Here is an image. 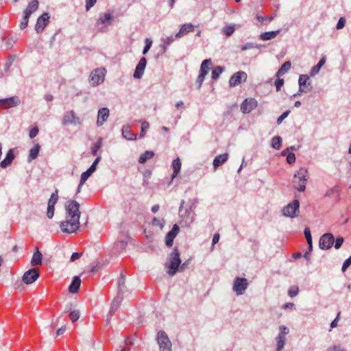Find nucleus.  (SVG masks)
I'll use <instances>...</instances> for the list:
<instances>
[{
    "mask_svg": "<svg viewBox=\"0 0 351 351\" xmlns=\"http://www.w3.org/2000/svg\"><path fill=\"white\" fill-rule=\"evenodd\" d=\"M152 45V40L150 38H146L145 39V46L144 47L143 54L145 55L149 49L151 48Z\"/></svg>",
    "mask_w": 351,
    "mask_h": 351,
    "instance_id": "nucleus-53",
    "label": "nucleus"
},
{
    "mask_svg": "<svg viewBox=\"0 0 351 351\" xmlns=\"http://www.w3.org/2000/svg\"><path fill=\"white\" fill-rule=\"evenodd\" d=\"M299 292V288L298 286H292L290 287L288 291V295L291 298H293L296 296L298 294Z\"/></svg>",
    "mask_w": 351,
    "mask_h": 351,
    "instance_id": "nucleus-51",
    "label": "nucleus"
},
{
    "mask_svg": "<svg viewBox=\"0 0 351 351\" xmlns=\"http://www.w3.org/2000/svg\"><path fill=\"white\" fill-rule=\"evenodd\" d=\"M234 31L235 25L234 24L227 25L221 29L222 34H224L226 37L231 36L234 34Z\"/></svg>",
    "mask_w": 351,
    "mask_h": 351,
    "instance_id": "nucleus-34",
    "label": "nucleus"
},
{
    "mask_svg": "<svg viewBox=\"0 0 351 351\" xmlns=\"http://www.w3.org/2000/svg\"><path fill=\"white\" fill-rule=\"evenodd\" d=\"M313 87L310 82L308 84L304 85L303 87L299 88V93L298 94H295L293 96L296 97L297 95H300L301 93H308L311 91Z\"/></svg>",
    "mask_w": 351,
    "mask_h": 351,
    "instance_id": "nucleus-45",
    "label": "nucleus"
},
{
    "mask_svg": "<svg viewBox=\"0 0 351 351\" xmlns=\"http://www.w3.org/2000/svg\"><path fill=\"white\" fill-rule=\"evenodd\" d=\"M280 33V30L267 32L260 35V38L263 40H268L273 39Z\"/></svg>",
    "mask_w": 351,
    "mask_h": 351,
    "instance_id": "nucleus-32",
    "label": "nucleus"
},
{
    "mask_svg": "<svg viewBox=\"0 0 351 351\" xmlns=\"http://www.w3.org/2000/svg\"><path fill=\"white\" fill-rule=\"evenodd\" d=\"M121 301L122 297H121L119 294L116 298H114V299L111 303L110 309L109 312L110 314H112L118 310L121 303Z\"/></svg>",
    "mask_w": 351,
    "mask_h": 351,
    "instance_id": "nucleus-31",
    "label": "nucleus"
},
{
    "mask_svg": "<svg viewBox=\"0 0 351 351\" xmlns=\"http://www.w3.org/2000/svg\"><path fill=\"white\" fill-rule=\"evenodd\" d=\"M295 154H293L292 152H290V154H288L287 158V162L289 164H292V163L295 162Z\"/></svg>",
    "mask_w": 351,
    "mask_h": 351,
    "instance_id": "nucleus-63",
    "label": "nucleus"
},
{
    "mask_svg": "<svg viewBox=\"0 0 351 351\" xmlns=\"http://www.w3.org/2000/svg\"><path fill=\"white\" fill-rule=\"evenodd\" d=\"M58 200V190L56 189L48 200L47 206H55Z\"/></svg>",
    "mask_w": 351,
    "mask_h": 351,
    "instance_id": "nucleus-38",
    "label": "nucleus"
},
{
    "mask_svg": "<svg viewBox=\"0 0 351 351\" xmlns=\"http://www.w3.org/2000/svg\"><path fill=\"white\" fill-rule=\"evenodd\" d=\"M165 220L163 219H158L156 217H154L152 221V224L153 226H158L160 229H162L165 226Z\"/></svg>",
    "mask_w": 351,
    "mask_h": 351,
    "instance_id": "nucleus-41",
    "label": "nucleus"
},
{
    "mask_svg": "<svg viewBox=\"0 0 351 351\" xmlns=\"http://www.w3.org/2000/svg\"><path fill=\"white\" fill-rule=\"evenodd\" d=\"M248 286L247 280L245 278L237 277L233 283V291L237 295H243Z\"/></svg>",
    "mask_w": 351,
    "mask_h": 351,
    "instance_id": "nucleus-8",
    "label": "nucleus"
},
{
    "mask_svg": "<svg viewBox=\"0 0 351 351\" xmlns=\"http://www.w3.org/2000/svg\"><path fill=\"white\" fill-rule=\"evenodd\" d=\"M180 217L185 226L189 227L195 219V214L193 213L192 206L189 209H186L184 213L181 214Z\"/></svg>",
    "mask_w": 351,
    "mask_h": 351,
    "instance_id": "nucleus-17",
    "label": "nucleus"
},
{
    "mask_svg": "<svg viewBox=\"0 0 351 351\" xmlns=\"http://www.w3.org/2000/svg\"><path fill=\"white\" fill-rule=\"evenodd\" d=\"M29 17L30 16L28 15L27 14H23V19L19 24V27L21 29H24L27 27Z\"/></svg>",
    "mask_w": 351,
    "mask_h": 351,
    "instance_id": "nucleus-42",
    "label": "nucleus"
},
{
    "mask_svg": "<svg viewBox=\"0 0 351 351\" xmlns=\"http://www.w3.org/2000/svg\"><path fill=\"white\" fill-rule=\"evenodd\" d=\"M308 177L307 169L301 167L294 173L292 180L293 188L300 192L304 191Z\"/></svg>",
    "mask_w": 351,
    "mask_h": 351,
    "instance_id": "nucleus-2",
    "label": "nucleus"
},
{
    "mask_svg": "<svg viewBox=\"0 0 351 351\" xmlns=\"http://www.w3.org/2000/svg\"><path fill=\"white\" fill-rule=\"evenodd\" d=\"M160 351H171L172 343L164 330H159L156 336Z\"/></svg>",
    "mask_w": 351,
    "mask_h": 351,
    "instance_id": "nucleus-4",
    "label": "nucleus"
},
{
    "mask_svg": "<svg viewBox=\"0 0 351 351\" xmlns=\"http://www.w3.org/2000/svg\"><path fill=\"white\" fill-rule=\"evenodd\" d=\"M176 38V37H173V36H167L165 38H163L162 39V44L161 47L163 48V51L165 52L167 49V46L171 45Z\"/></svg>",
    "mask_w": 351,
    "mask_h": 351,
    "instance_id": "nucleus-37",
    "label": "nucleus"
},
{
    "mask_svg": "<svg viewBox=\"0 0 351 351\" xmlns=\"http://www.w3.org/2000/svg\"><path fill=\"white\" fill-rule=\"evenodd\" d=\"M122 135L125 139L129 141H132L136 138V134L131 131L130 126L128 125L123 127Z\"/></svg>",
    "mask_w": 351,
    "mask_h": 351,
    "instance_id": "nucleus-26",
    "label": "nucleus"
},
{
    "mask_svg": "<svg viewBox=\"0 0 351 351\" xmlns=\"http://www.w3.org/2000/svg\"><path fill=\"white\" fill-rule=\"evenodd\" d=\"M109 110L107 108H102L99 110L97 114V124L98 126H101L106 121L109 117Z\"/></svg>",
    "mask_w": 351,
    "mask_h": 351,
    "instance_id": "nucleus-19",
    "label": "nucleus"
},
{
    "mask_svg": "<svg viewBox=\"0 0 351 351\" xmlns=\"http://www.w3.org/2000/svg\"><path fill=\"white\" fill-rule=\"evenodd\" d=\"M304 236L306 239L307 243L309 246V251L312 250V238L309 228H306L304 230Z\"/></svg>",
    "mask_w": 351,
    "mask_h": 351,
    "instance_id": "nucleus-44",
    "label": "nucleus"
},
{
    "mask_svg": "<svg viewBox=\"0 0 351 351\" xmlns=\"http://www.w3.org/2000/svg\"><path fill=\"white\" fill-rule=\"evenodd\" d=\"M106 71L104 68H98L93 70L89 77L93 86H97L104 81Z\"/></svg>",
    "mask_w": 351,
    "mask_h": 351,
    "instance_id": "nucleus-7",
    "label": "nucleus"
},
{
    "mask_svg": "<svg viewBox=\"0 0 351 351\" xmlns=\"http://www.w3.org/2000/svg\"><path fill=\"white\" fill-rule=\"evenodd\" d=\"M101 268V263L99 261L94 262L90 269H89L90 273H97Z\"/></svg>",
    "mask_w": 351,
    "mask_h": 351,
    "instance_id": "nucleus-46",
    "label": "nucleus"
},
{
    "mask_svg": "<svg viewBox=\"0 0 351 351\" xmlns=\"http://www.w3.org/2000/svg\"><path fill=\"white\" fill-rule=\"evenodd\" d=\"M40 149V146L39 145L38 143H36L34 146V147H32L29 150V154L28 156V162H31L33 160H35L38 157Z\"/></svg>",
    "mask_w": 351,
    "mask_h": 351,
    "instance_id": "nucleus-30",
    "label": "nucleus"
},
{
    "mask_svg": "<svg viewBox=\"0 0 351 351\" xmlns=\"http://www.w3.org/2000/svg\"><path fill=\"white\" fill-rule=\"evenodd\" d=\"M343 238L342 237H339L337 238L336 241H335V247L336 249H339L341 247V246L342 245L343 243Z\"/></svg>",
    "mask_w": 351,
    "mask_h": 351,
    "instance_id": "nucleus-62",
    "label": "nucleus"
},
{
    "mask_svg": "<svg viewBox=\"0 0 351 351\" xmlns=\"http://www.w3.org/2000/svg\"><path fill=\"white\" fill-rule=\"evenodd\" d=\"M350 265H351V256L344 261V263L342 265V268H341L342 271L344 272Z\"/></svg>",
    "mask_w": 351,
    "mask_h": 351,
    "instance_id": "nucleus-61",
    "label": "nucleus"
},
{
    "mask_svg": "<svg viewBox=\"0 0 351 351\" xmlns=\"http://www.w3.org/2000/svg\"><path fill=\"white\" fill-rule=\"evenodd\" d=\"M101 160V156H99L97 157V158L95 160L92 165L89 167V176L95 171L96 169V165L98 164V162Z\"/></svg>",
    "mask_w": 351,
    "mask_h": 351,
    "instance_id": "nucleus-52",
    "label": "nucleus"
},
{
    "mask_svg": "<svg viewBox=\"0 0 351 351\" xmlns=\"http://www.w3.org/2000/svg\"><path fill=\"white\" fill-rule=\"evenodd\" d=\"M300 202L298 199H294L292 202L285 206L282 210L285 217L294 218L298 215Z\"/></svg>",
    "mask_w": 351,
    "mask_h": 351,
    "instance_id": "nucleus-5",
    "label": "nucleus"
},
{
    "mask_svg": "<svg viewBox=\"0 0 351 351\" xmlns=\"http://www.w3.org/2000/svg\"><path fill=\"white\" fill-rule=\"evenodd\" d=\"M149 128V123L144 121L141 123V131L140 134V137H143L145 134V132L148 130Z\"/></svg>",
    "mask_w": 351,
    "mask_h": 351,
    "instance_id": "nucleus-50",
    "label": "nucleus"
},
{
    "mask_svg": "<svg viewBox=\"0 0 351 351\" xmlns=\"http://www.w3.org/2000/svg\"><path fill=\"white\" fill-rule=\"evenodd\" d=\"M40 273L38 269L32 268L25 271L22 277V281L25 285H30L35 282L39 277Z\"/></svg>",
    "mask_w": 351,
    "mask_h": 351,
    "instance_id": "nucleus-10",
    "label": "nucleus"
},
{
    "mask_svg": "<svg viewBox=\"0 0 351 351\" xmlns=\"http://www.w3.org/2000/svg\"><path fill=\"white\" fill-rule=\"evenodd\" d=\"M228 158V154H223L217 156L213 162V167L215 169H216L217 167L223 165L224 162L227 161Z\"/></svg>",
    "mask_w": 351,
    "mask_h": 351,
    "instance_id": "nucleus-27",
    "label": "nucleus"
},
{
    "mask_svg": "<svg viewBox=\"0 0 351 351\" xmlns=\"http://www.w3.org/2000/svg\"><path fill=\"white\" fill-rule=\"evenodd\" d=\"M308 80V76L306 75H300V77H299V80H298V83H299V88H302L304 86V85L308 84V82H307Z\"/></svg>",
    "mask_w": 351,
    "mask_h": 351,
    "instance_id": "nucleus-49",
    "label": "nucleus"
},
{
    "mask_svg": "<svg viewBox=\"0 0 351 351\" xmlns=\"http://www.w3.org/2000/svg\"><path fill=\"white\" fill-rule=\"evenodd\" d=\"M345 24H346V19L343 17H341L338 21L336 28L337 29H341L344 27Z\"/></svg>",
    "mask_w": 351,
    "mask_h": 351,
    "instance_id": "nucleus-60",
    "label": "nucleus"
},
{
    "mask_svg": "<svg viewBox=\"0 0 351 351\" xmlns=\"http://www.w3.org/2000/svg\"><path fill=\"white\" fill-rule=\"evenodd\" d=\"M66 312L69 313V317L72 322H75L79 319L80 317L81 313L80 310L78 309H72V304L67 306L65 309Z\"/></svg>",
    "mask_w": 351,
    "mask_h": 351,
    "instance_id": "nucleus-25",
    "label": "nucleus"
},
{
    "mask_svg": "<svg viewBox=\"0 0 351 351\" xmlns=\"http://www.w3.org/2000/svg\"><path fill=\"white\" fill-rule=\"evenodd\" d=\"M101 146V141L99 140L97 141L92 147V154L96 155L97 151L100 149Z\"/></svg>",
    "mask_w": 351,
    "mask_h": 351,
    "instance_id": "nucleus-57",
    "label": "nucleus"
},
{
    "mask_svg": "<svg viewBox=\"0 0 351 351\" xmlns=\"http://www.w3.org/2000/svg\"><path fill=\"white\" fill-rule=\"evenodd\" d=\"M112 19L113 17L110 13L104 14L98 19L95 24V28L99 32L106 30L107 27L111 25Z\"/></svg>",
    "mask_w": 351,
    "mask_h": 351,
    "instance_id": "nucleus-6",
    "label": "nucleus"
},
{
    "mask_svg": "<svg viewBox=\"0 0 351 351\" xmlns=\"http://www.w3.org/2000/svg\"><path fill=\"white\" fill-rule=\"evenodd\" d=\"M80 204L76 201L67 202L66 205V220L60 223L63 232L73 233L79 228L80 213Z\"/></svg>",
    "mask_w": 351,
    "mask_h": 351,
    "instance_id": "nucleus-1",
    "label": "nucleus"
},
{
    "mask_svg": "<svg viewBox=\"0 0 351 351\" xmlns=\"http://www.w3.org/2000/svg\"><path fill=\"white\" fill-rule=\"evenodd\" d=\"M258 106V102L254 98L245 99L241 105L242 112L247 114L252 112Z\"/></svg>",
    "mask_w": 351,
    "mask_h": 351,
    "instance_id": "nucleus-16",
    "label": "nucleus"
},
{
    "mask_svg": "<svg viewBox=\"0 0 351 351\" xmlns=\"http://www.w3.org/2000/svg\"><path fill=\"white\" fill-rule=\"evenodd\" d=\"M179 231H180L179 226L177 224H174L171 230L169 231L167 234L171 235V237L172 236L175 239V237L178 234Z\"/></svg>",
    "mask_w": 351,
    "mask_h": 351,
    "instance_id": "nucleus-54",
    "label": "nucleus"
},
{
    "mask_svg": "<svg viewBox=\"0 0 351 351\" xmlns=\"http://www.w3.org/2000/svg\"><path fill=\"white\" fill-rule=\"evenodd\" d=\"M154 153L152 151H146L142 154L138 159V162L141 164L145 163L147 160L154 157Z\"/></svg>",
    "mask_w": 351,
    "mask_h": 351,
    "instance_id": "nucleus-36",
    "label": "nucleus"
},
{
    "mask_svg": "<svg viewBox=\"0 0 351 351\" xmlns=\"http://www.w3.org/2000/svg\"><path fill=\"white\" fill-rule=\"evenodd\" d=\"M194 30V26L191 23H186L184 24L180 31L175 35L176 38H181L184 36L189 32H193Z\"/></svg>",
    "mask_w": 351,
    "mask_h": 351,
    "instance_id": "nucleus-24",
    "label": "nucleus"
},
{
    "mask_svg": "<svg viewBox=\"0 0 351 351\" xmlns=\"http://www.w3.org/2000/svg\"><path fill=\"white\" fill-rule=\"evenodd\" d=\"M335 242V238L331 233H326L323 234L319 241V247L322 250L330 249Z\"/></svg>",
    "mask_w": 351,
    "mask_h": 351,
    "instance_id": "nucleus-13",
    "label": "nucleus"
},
{
    "mask_svg": "<svg viewBox=\"0 0 351 351\" xmlns=\"http://www.w3.org/2000/svg\"><path fill=\"white\" fill-rule=\"evenodd\" d=\"M290 113V111L289 110H287L285 112H284L277 119V124L278 125H280L282 121L287 118L288 117V115Z\"/></svg>",
    "mask_w": 351,
    "mask_h": 351,
    "instance_id": "nucleus-55",
    "label": "nucleus"
},
{
    "mask_svg": "<svg viewBox=\"0 0 351 351\" xmlns=\"http://www.w3.org/2000/svg\"><path fill=\"white\" fill-rule=\"evenodd\" d=\"M39 132V130L38 128V127H34L32 129L30 130L29 131V136L31 138H34L35 136H37L38 133Z\"/></svg>",
    "mask_w": 351,
    "mask_h": 351,
    "instance_id": "nucleus-64",
    "label": "nucleus"
},
{
    "mask_svg": "<svg viewBox=\"0 0 351 351\" xmlns=\"http://www.w3.org/2000/svg\"><path fill=\"white\" fill-rule=\"evenodd\" d=\"M280 333L276 338L277 344L276 351H281L286 342V335L289 333V328L285 326H280L279 327Z\"/></svg>",
    "mask_w": 351,
    "mask_h": 351,
    "instance_id": "nucleus-9",
    "label": "nucleus"
},
{
    "mask_svg": "<svg viewBox=\"0 0 351 351\" xmlns=\"http://www.w3.org/2000/svg\"><path fill=\"white\" fill-rule=\"evenodd\" d=\"M20 104L21 100L18 96H13L0 99V108L5 109L16 107Z\"/></svg>",
    "mask_w": 351,
    "mask_h": 351,
    "instance_id": "nucleus-14",
    "label": "nucleus"
},
{
    "mask_svg": "<svg viewBox=\"0 0 351 351\" xmlns=\"http://www.w3.org/2000/svg\"><path fill=\"white\" fill-rule=\"evenodd\" d=\"M38 8L39 1L38 0H32L28 3L27 8L23 11V14H27L31 16V14L35 12Z\"/></svg>",
    "mask_w": 351,
    "mask_h": 351,
    "instance_id": "nucleus-21",
    "label": "nucleus"
},
{
    "mask_svg": "<svg viewBox=\"0 0 351 351\" xmlns=\"http://www.w3.org/2000/svg\"><path fill=\"white\" fill-rule=\"evenodd\" d=\"M276 16V14H272L268 16H258L257 15L256 16V19L261 23H263L264 21H269V22H271L274 20V19L275 18Z\"/></svg>",
    "mask_w": 351,
    "mask_h": 351,
    "instance_id": "nucleus-47",
    "label": "nucleus"
},
{
    "mask_svg": "<svg viewBox=\"0 0 351 351\" xmlns=\"http://www.w3.org/2000/svg\"><path fill=\"white\" fill-rule=\"evenodd\" d=\"M88 180V170L84 171L81 176L80 184L77 187V193L80 192V189L84 183Z\"/></svg>",
    "mask_w": 351,
    "mask_h": 351,
    "instance_id": "nucleus-43",
    "label": "nucleus"
},
{
    "mask_svg": "<svg viewBox=\"0 0 351 351\" xmlns=\"http://www.w3.org/2000/svg\"><path fill=\"white\" fill-rule=\"evenodd\" d=\"M81 285V279L80 276H75L73 277V280L71 283V285L69 287V291L72 293L75 294L77 293Z\"/></svg>",
    "mask_w": 351,
    "mask_h": 351,
    "instance_id": "nucleus-20",
    "label": "nucleus"
},
{
    "mask_svg": "<svg viewBox=\"0 0 351 351\" xmlns=\"http://www.w3.org/2000/svg\"><path fill=\"white\" fill-rule=\"evenodd\" d=\"M205 77H206V75H204L200 73L197 76V78L196 80V84L197 85L198 89L200 88V87L202 86V84L203 82L204 81Z\"/></svg>",
    "mask_w": 351,
    "mask_h": 351,
    "instance_id": "nucleus-56",
    "label": "nucleus"
},
{
    "mask_svg": "<svg viewBox=\"0 0 351 351\" xmlns=\"http://www.w3.org/2000/svg\"><path fill=\"white\" fill-rule=\"evenodd\" d=\"M282 145V138L279 136H276L271 139V147L276 149H280Z\"/></svg>",
    "mask_w": 351,
    "mask_h": 351,
    "instance_id": "nucleus-39",
    "label": "nucleus"
},
{
    "mask_svg": "<svg viewBox=\"0 0 351 351\" xmlns=\"http://www.w3.org/2000/svg\"><path fill=\"white\" fill-rule=\"evenodd\" d=\"M223 71H224L223 67H222L221 66H217L215 67L212 71V79L213 80H217L219 78L220 74Z\"/></svg>",
    "mask_w": 351,
    "mask_h": 351,
    "instance_id": "nucleus-40",
    "label": "nucleus"
},
{
    "mask_svg": "<svg viewBox=\"0 0 351 351\" xmlns=\"http://www.w3.org/2000/svg\"><path fill=\"white\" fill-rule=\"evenodd\" d=\"M55 206H47V217L49 219H52L54 215Z\"/></svg>",
    "mask_w": 351,
    "mask_h": 351,
    "instance_id": "nucleus-58",
    "label": "nucleus"
},
{
    "mask_svg": "<svg viewBox=\"0 0 351 351\" xmlns=\"http://www.w3.org/2000/svg\"><path fill=\"white\" fill-rule=\"evenodd\" d=\"M256 46L252 43H247L241 46V49L242 51H245V50H247V49H254V48H256Z\"/></svg>",
    "mask_w": 351,
    "mask_h": 351,
    "instance_id": "nucleus-59",
    "label": "nucleus"
},
{
    "mask_svg": "<svg viewBox=\"0 0 351 351\" xmlns=\"http://www.w3.org/2000/svg\"><path fill=\"white\" fill-rule=\"evenodd\" d=\"M212 64L210 59L204 60L201 64L199 73L206 75L210 70V66Z\"/></svg>",
    "mask_w": 351,
    "mask_h": 351,
    "instance_id": "nucleus-29",
    "label": "nucleus"
},
{
    "mask_svg": "<svg viewBox=\"0 0 351 351\" xmlns=\"http://www.w3.org/2000/svg\"><path fill=\"white\" fill-rule=\"evenodd\" d=\"M169 263L166 264V266L169 268L167 273L169 276H173L176 274L181 263L180 253L177 248L173 249L169 254Z\"/></svg>",
    "mask_w": 351,
    "mask_h": 351,
    "instance_id": "nucleus-3",
    "label": "nucleus"
},
{
    "mask_svg": "<svg viewBox=\"0 0 351 351\" xmlns=\"http://www.w3.org/2000/svg\"><path fill=\"white\" fill-rule=\"evenodd\" d=\"M3 41H5V45L8 48H11L13 47L14 43L16 41V38L14 37H9L6 39H2Z\"/></svg>",
    "mask_w": 351,
    "mask_h": 351,
    "instance_id": "nucleus-48",
    "label": "nucleus"
},
{
    "mask_svg": "<svg viewBox=\"0 0 351 351\" xmlns=\"http://www.w3.org/2000/svg\"><path fill=\"white\" fill-rule=\"evenodd\" d=\"M49 18L50 16L48 12H44L38 18L35 26V30L38 34L41 33L44 30L45 27L49 22Z\"/></svg>",
    "mask_w": 351,
    "mask_h": 351,
    "instance_id": "nucleus-15",
    "label": "nucleus"
},
{
    "mask_svg": "<svg viewBox=\"0 0 351 351\" xmlns=\"http://www.w3.org/2000/svg\"><path fill=\"white\" fill-rule=\"evenodd\" d=\"M43 254L38 247H36L31 259L32 266L40 265L42 264Z\"/></svg>",
    "mask_w": 351,
    "mask_h": 351,
    "instance_id": "nucleus-22",
    "label": "nucleus"
},
{
    "mask_svg": "<svg viewBox=\"0 0 351 351\" xmlns=\"http://www.w3.org/2000/svg\"><path fill=\"white\" fill-rule=\"evenodd\" d=\"M146 58L145 57L141 58L134 73V77L135 79H141L142 77L146 67Z\"/></svg>",
    "mask_w": 351,
    "mask_h": 351,
    "instance_id": "nucleus-18",
    "label": "nucleus"
},
{
    "mask_svg": "<svg viewBox=\"0 0 351 351\" xmlns=\"http://www.w3.org/2000/svg\"><path fill=\"white\" fill-rule=\"evenodd\" d=\"M326 62V59L325 58H322V59L319 60L318 64L315 66H314L311 70V76H314L316 74H317L320 70V69L324 66V64H325Z\"/></svg>",
    "mask_w": 351,
    "mask_h": 351,
    "instance_id": "nucleus-35",
    "label": "nucleus"
},
{
    "mask_svg": "<svg viewBox=\"0 0 351 351\" xmlns=\"http://www.w3.org/2000/svg\"><path fill=\"white\" fill-rule=\"evenodd\" d=\"M181 166H182V164H181L180 159L179 158H177L176 159L173 160V161L172 162V167H173V172L171 176V181L176 177H177V176L180 173V169H181Z\"/></svg>",
    "mask_w": 351,
    "mask_h": 351,
    "instance_id": "nucleus-28",
    "label": "nucleus"
},
{
    "mask_svg": "<svg viewBox=\"0 0 351 351\" xmlns=\"http://www.w3.org/2000/svg\"><path fill=\"white\" fill-rule=\"evenodd\" d=\"M247 78V75L245 72L240 71L234 73L229 80V86L230 87H235L239 85L242 82H245Z\"/></svg>",
    "mask_w": 351,
    "mask_h": 351,
    "instance_id": "nucleus-12",
    "label": "nucleus"
},
{
    "mask_svg": "<svg viewBox=\"0 0 351 351\" xmlns=\"http://www.w3.org/2000/svg\"><path fill=\"white\" fill-rule=\"evenodd\" d=\"M14 159V154L12 149L8 150L5 155V158L1 162L0 167L3 169L8 167Z\"/></svg>",
    "mask_w": 351,
    "mask_h": 351,
    "instance_id": "nucleus-23",
    "label": "nucleus"
},
{
    "mask_svg": "<svg viewBox=\"0 0 351 351\" xmlns=\"http://www.w3.org/2000/svg\"><path fill=\"white\" fill-rule=\"evenodd\" d=\"M291 62L286 61L276 73V77H280V76L285 74L291 69Z\"/></svg>",
    "mask_w": 351,
    "mask_h": 351,
    "instance_id": "nucleus-33",
    "label": "nucleus"
},
{
    "mask_svg": "<svg viewBox=\"0 0 351 351\" xmlns=\"http://www.w3.org/2000/svg\"><path fill=\"white\" fill-rule=\"evenodd\" d=\"M82 120L81 119L76 116L74 113L73 110H70L62 118V124L63 125H81Z\"/></svg>",
    "mask_w": 351,
    "mask_h": 351,
    "instance_id": "nucleus-11",
    "label": "nucleus"
}]
</instances>
